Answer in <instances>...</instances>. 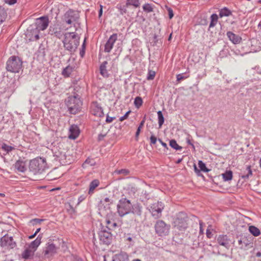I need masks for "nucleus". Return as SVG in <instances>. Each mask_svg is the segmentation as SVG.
Returning a JSON list of instances; mask_svg holds the SVG:
<instances>
[{
    "label": "nucleus",
    "instance_id": "obj_15",
    "mask_svg": "<svg viewBox=\"0 0 261 261\" xmlns=\"http://www.w3.org/2000/svg\"><path fill=\"white\" fill-rule=\"evenodd\" d=\"M1 245L3 247L13 249L16 246V243L14 241L12 237H10L8 234H5L1 239Z\"/></svg>",
    "mask_w": 261,
    "mask_h": 261
},
{
    "label": "nucleus",
    "instance_id": "obj_47",
    "mask_svg": "<svg viewBox=\"0 0 261 261\" xmlns=\"http://www.w3.org/2000/svg\"><path fill=\"white\" fill-rule=\"evenodd\" d=\"M55 36L59 39H61L62 37H64V34L65 33H63L62 31L56 30L54 32Z\"/></svg>",
    "mask_w": 261,
    "mask_h": 261
},
{
    "label": "nucleus",
    "instance_id": "obj_42",
    "mask_svg": "<svg viewBox=\"0 0 261 261\" xmlns=\"http://www.w3.org/2000/svg\"><path fill=\"white\" fill-rule=\"evenodd\" d=\"M169 145L171 146V147L176 150H180L182 149V147L178 145L176 141L174 139L170 141Z\"/></svg>",
    "mask_w": 261,
    "mask_h": 261
},
{
    "label": "nucleus",
    "instance_id": "obj_46",
    "mask_svg": "<svg viewBox=\"0 0 261 261\" xmlns=\"http://www.w3.org/2000/svg\"><path fill=\"white\" fill-rule=\"evenodd\" d=\"M150 145L151 146L152 145H153L154 146V147L156 148L157 146H158V145L156 144V141H157L156 137L155 136H154V135H152L150 137Z\"/></svg>",
    "mask_w": 261,
    "mask_h": 261
},
{
    "label": "nucleus",
    "instance_id": "obj_5",
    "mask_svg": "<svg viewBox=\"0 0 261 261\" xmlns=\"http://www.w3.org/2000/svg\"><path fill=\"white\" fill-rule=\"evenodd\" d=\"M132 208L130 201L126 198H121L117 205V213L121 217L130 213Z\"/></svg>",
    "mask_w": 261,
    "mask_h": 261
},
{
    "label": "nucleus",
    "instance_id": "obj_45",
    "mask_svg": "<svg viewBox=\"0 0 261 261\" xmlns=\"http://www.w3.org/2000/svg\"><path fill=\"white\" fill-rule=\"evenodd\" d=\"M156 74V71L152 70H148V80H152L154 79Z\"/></svg>",
    "mask_w": 261,
    "mask_h": 261
},
{
    "label": "nucleus",
    "instance_id": "obj_41",
    "mask_svg": "<svg viewBox=\"0 0 261 261\" xmlns=\"http://www.w3.org/2000/svg\"><path fill=\"white\" fill-rule=\"evenodd\" d=\"M157 114H158V117L159 126V127L160 128L163 124V123L164 122L165 119H164V116L163 115L162 111H158Z\"/></svg>",
    "mask_w": 261,
    "mask_h": 261
},
{
    "label": "nucleus",
    "instance_id": "obj_11",
    "mask_svg": "<svg viewBox=\"0 0 261 261\" xmlns=\"http://www.w3.org/2000/svg\"><path fill=\"white\" fill-rule=\"evenodd\" d=\"M98 237L100 243L107 245L110 244L113 239V235L111 232L101 227L98 232Z\"/></svg>",
    "mask_w": 261,
    "mask_h": 261
},
{
    "label": "nucleus",
    "instance_id": "obj_44",
    "mask_svg": "<svg viewBox=\"0 0 261 261\" xmlns=\"http://www.w3.org/2000/svg\"><path fill=\"white\" fill-rule=\"evenodd\" d=\"M134 104L136 108H139L142 105V99L140 97H137L135 99Z\"/></svg>",
    "mask_w": 261,
    "mask_h": 261
},
{
    "label": "nucleus",
    "instance_id": "obj_3",
    "mask_svg": "<svg viewBox=\"0 0 261 261\" xmlns=\"http://www.w3.org/2000/svg\"><path fill=\"white\" fill-rule=\"evenodd\" d=\"M66 104L69 113L72 114H76L80 111L82 102L79 95L76 94L73 96H69Z\"/></svg>",
    "mask_w": 261,
    "mask_h": 261
},
{
    "label": "nucleus",
    "instance_id": "obj_50",
    "mask_svg": "<svg viewBox=\"0 0 261 261\" xmlns=\"http://www.w3.org/2000/svg\"><path fill=\"white\" fill-rule=\"evenodd\" d=\"M131 112L130 111H128L123 116H121L120 118H119V120L120 121H123L124 120L126 119L128 116V115L129 114V113Z\"/></svg>",
    "mask_w": 261,
    "mask_h": 261
},
{
    "label": "nucleus",
    "instance_id": "obj_58",
    "mask_svg": "<svg viewBox=\"0 0 261 261\" xmlns=\"http://www.w3.org/2000/svg\"><path fill=\"white\" fill-rule=\"evenodd\" d=\"M145 117H146V115H144V117L143 119V120H142V121L140 122L139 125L138 127H139L140 128H142V127L144 125V124L145 122Z\"/></svg>",
    "mask_w": 261,
    "mask_h": 261
},
{
    "label": "nucleus",
    "instance_id": "obj_36",
    "mask_svg": "<svg viewBox=\"0 0 261 261\" xmlns=\"http://www.w3.org/2000/svg\"><path fill=\"white\" fill-rule=\"evenodd\" d=\"M34 252V251H33V250L30 248L26 249L22 253V257L24 259H29L32 255H33Z\"/></svg>",
    "mask_w": 261,
    "mask_h": 261
},
{
    "label": "nucleus",
    "instance_id": "obj_20",
    "mask_svg": "<svg viewBox=\"0 0 261 261\" xmlns=\"http://www.w3.org/2000/svg\"><path fill=\"white\" fill-rule=\"evenodd\" d=\"M14 167L18 172L23 173L27 170L25 162L21 159L17 160L14 164Z\"/></svg>",
    "mask_w": 261,
    "mask_h": 261
},
{
    "label": "nucleus",
    "instance_id": "obj_14",
    "mask_svg": "<svg viewBox=\"0 0 261 261\" xmlns=\"http://www.w3.org/2000/svg\"><path fill=\"white\" fill-rule=\"evenodd\" d=\"M40 32L35 28V26L31 24L27 29L26 37L30 41H35L39 40Z\"/></svg>",
    "mask_w": 261,
    "mask_h": 261
},
{
    "label": "nucleus",
    "instance_id": "obj_31",
    "mask_svg": "<svg viewBox=\"0 0 261 261\" xmlns=\"http://www.w3.org/2000/svg\"><path fill=\"white\" fill-rule=\"evenodd\" d=\"M252 175V172L251 169V166L248 165L246 167L244 173L241 175V177L244 179H248Z\"/></svg>",
    "mask_w": 261,
    "mask_h": 261
},
{
    "label": "nucleus",
    "instance_id": "obj_18",
    "mask_svg": "<svg viewBox=\"0 0 261 261\" xmlns=\"http://www.w3.org/2000/svg\"><path fill=\"white\" fill-rule=\"evenodd\" d=\"M217 241L220 245L224 246L227 249H228L230 246L229 239L227 235H219L217 239Z\"/></svg>",
    "mask_w": 261,
    "mask_h": 261
},
{
    "label": "nucleus",
    "instance_id": "obj_35",
    "mask_svg": "<svg viewBox=\"0 0 261 261\" xmlns=\"http://www.w3.org/2000/svg\"><path fill=\"white\" fill-rule=\"evenodd\" d=\"M7 17V12L5 9L0 6V24L3 22Z\"/></svg>",
    "mask_w": 261,
    "mask_h": 261
},
{
    "label": "nucleus",
    "instance_id": "obj_43",
    "mask_svg": "<svg viewBox=\"0 0 261 261\" xmlns=\"http://www.w3.org/2000/svg\"><path fill=\"white\" fill-rule=\"evenodd\" d=\"M2 149L5 151L7 153H9L14 149L12 146H9L5 143H3L2 145Z\"/></svg>",
    "mask_w": 261,
    "mask_h": 261
},
{
    "label": "nucleus",
    "instance_id": "obj_61",
    "mask_svg": "<svg viewBox=\"0 0 261 261\" xmlns=\"http://www.w3.org/2000/svg\"><path fill=\"white\" fill-rule=\"evenodd\" d=\"M142 128H140L139 127H138V129L137 130V132L136 133V139L137 140V138L139 136V135L140 134V130H141V129Z\"/></svg>",
    "mask_w": 261,
    "mask_h": 261
},
{
    "label": "nucleus",
    "instance_id": "obj_4",
    "mask_svg": "<svg viewBox=\"0 0 261 261\" xmlns=\"http://www.w3.org/2000/svg\"><path fill=\"white\" fill-rule=\"evenodd\" d=\"M113 203V200L109 197H105L101 199L98 204L99 214L108 217L110 214L112 215L111 206Z\"/></svg>",
    "mask_w": 261,
    "mask_h": 261
},
{
    "label": "nucleus",
    "instance_id": "obj_51",
    "mask_svg": "<svg viewBox=\"0 0 261 261\" xmlns=\"http://www.w3.org/2000/svg\"><path fill=\"white\" fill-rule=\"evenodd\" d=\"M115 119V117H110L108 115H107L106 121L107 123H111Z\"/></svg>",
    "mask_w": 261,
    "mask_h": 261
},
{
    "label": "nucleus",
    "instance_id": "obj_57",
    "mask_svg": "<svg viewBox=\"0 0 261 261\" xmlns=\"http://www.w3.org/2000/svg\"><path fill=\"white\" fill-rule=\"evenodd\" d=\"M256 249H254V253L255 254V256L257 257H259L261 256V252L259 251H257L255 252Z\"/></svg>",
    "mask_w": 261,
    "mask_h": 261
},
{
    "label": "nucleus",
    "instance_id": "obj_48",
    "mask_svg": "<svg viewBox=\"0 0 261 261\" xmlns=\"http://www.w3.org/2000/svg\"><path fill=\"white\" fill-rule=\"evenodd\" d=\"M44 219H40L38 218L33 219L30 220V223H32L33 225L37 224V223H40L41 222L43 221Z\"/></svg>",
    "mask_w": 261,
    "mask_h": 261
},
{
    "label": "nucleus",
    "instance_id": "obj_19",
    "mask_svg": "<svg viewBox=\"0 0 261 261\" xmlns=\"http://www.w3.org/2000/svg\"><path fill=\"white\" fill-rule=\"evenodd\" d=\"M110 215L107 217L106 220V226H103L101 224V227L104 228L106 229H107L109 231L113 230L115 229V228L118 227V225L117 223L113 220H111L109 219Z\"/></svg>",
    "mask_w": 261,
    "mask_h": 261
},
{
    "label": "nucleus",
    "instance_id": "obj_32",
    "mask_svg": "<svg viewBox=\"0 0 261 261\" xmlns=\"http://www.w3.org/2000/svg\"><path fill=\"white\" fill-rule=\"evenodd\" d=\"M248 229L250 233L254 237H258L260 234V230L255 226H250Z\"/></svg>",
    "mask_w": 261,
    "mask_h": 261
},
{
    "label": "nucleus",
    "instance_id": "obj_39",
    "mask_svg": "<svg viewBox=\"0 0 261 261\" xmlns=\"http://www.w3.org/2000/svg\"><path fill=\"white\" fill-rule=\"evenodd\" d=\"M218 16L216 14H213L211 16V22L209 25V28L214 27L218 21Z\"/></svg>",
    "mask_w": 261,
    "mask_h": 261
},
{
    "label": "nucleus",
    "instance_id": "obj_30",
    "mask_svg": "<svg viewBox=\"0 0 261 261\" xmlns=\"http://www.w3.org/2000/svg\"><path fill=\"white\" fill-rule=\"evenodd\" d=\"M99 185V181L98 179L93 180L89 185V194L92 195L94 189L98 186Z\"/></svg>",
    "mask_w": 261,
    "mask_h": 261
},
{
    "label": "nucleus",
    "instance_id": "obj_59",
    "mask_svg": "<svg viewBox=\"0 0 261 261\" xmlns=\"http://www.w3.org/2000/svg\"><path fill=\"white\" fill-rule=\"evenodd\" d=\"M153 6L150 4H148V13L150 12H153Z\"/></svg>",
    "mask_w": 261,
    "mask_h": 261
},
{
    "label": "nucleus",
    "instance_id": "obj_6",
    "mask_svg": "<svg viewBox=\"0 0 261 261\" xmlns=\"http://www.w3.org/2000/svg\"><path fill=\"white\" fill-rule=\"evenodd\" d=\"M151 32L149 34V42L152 46H160L163 43V36L161 34V28L154 27L153 29L150 28Z\"/></svg>",
    "mask_w": 261,
    "mask_h": 261
},
{
    "label": "nucleus",
    "instance_id": "obj_23",
    "mask_svg": "<svg viewBox=\"0 0 261 261\" xmlns=\"http://www.w3.org/2000/svg\"><path fill=\"white\" fill-rule=\"evenodd\" d=\"M198 166L200 168L199 170L197 168L195 164H194V171L198 175H199V174H200V171H203L204 172H208L210 171V169H208L206 167L205 164L202 161H198Z\"/></svg>",
    "mask_w": 261,
    "mask_h": 261
},
{
    "label": "nucleus",
    "instance_id": "obj_17",
    "mask_svg": "<svg viewBox=\"0 0 261 261\" xmlns=\"http://www.w3.org/2000/svg\"><path fill=\"white\" fill-rule=\"evenodd\" d=\"M118 35L116 33L113 34L108 39L105 45L104 51L110 53L113 47L114 44L117 40Z\"/></svg>",
    "mask_w": 261,
    "mask_h": 261
},
{
    "label": "nucleus",
    "instance_id": "obj_56",
    "mask_svg": "<svg viewBox=\"0 0 261 261\" xmlns=\"http://www.w3.org/2000/svg\"><path fill=\"white\" fill-rule=\"evenodd\" d=\"M206 235L207 237L208 238H209V239H211L212 238V233L210 231V230H209V229H207L206 230Z\"/></svg>",
    "mask_w": 261,
    "mask_h": 261
},
{
    "label": "nucleus",
    "instance_id": "obj_49",
    "mask_svg": "<svg viewBox=\"0 0 261 261\" xmlns=\"http://www.w3.org/2000/svg\"><path fill=\"white\" fill-rule=\"evenodd\" d=\"M187 78V76H185L183 73L178 74L176 75V79L178 82H180L181 80H183Z\"/></svg>",
    "mask_w": 261,
    "mask_h": 261
},
{
    "label": "nucleus",
    "instance_id": "obj_54",
    "mask_svg": "<svg viewBox=\"0 0 261 261\" xmlns=\"http://www.w3.org/2000/svg\"><path fill=\"white\" fill-rule=\"evenodd\" d=\"M106 136V134H99L98 136V138H97L98 141H102Z\"/></svg>",
    "mask_w": 261,
    "mask_h": 261
},
{
    "label": "nucleus",
    "instance_id": "obj_63",
    "mask_svg": "<svg viewBox=\"0 0 261 261\" xmlns=\"http://www.w3.org/2000/svg\"><path fill=\"white\" fill-rule=\"evenodd\" d=\"M100 9H99V12H98L99 17H100L102 14V5H100Z\"/></svg>",
    "mask_w": 261,
    "mask_h": 261
},
{
    "label": "nucleus",
    "instance_id": "obj_52",
    "mask_svg": "<svg viewBox=\"0 0 261 261\" xmlns=\"http://www.w3.org/2000/svg\"><path fill=\"white\" fill-rule=\"evenodd\" d=\"M167 11L168 12L169 18L170 19L172 18V17L174 16V14H173L172 9L171 8H168Z\"/></svg>",
    "mask_w": 261,
    "mask_h": 261
},
{
    "label": "nucleus",
    "instance_id": "obj_62",
    "mask_svg": "<svg viewBox=\"0 0 261 261\" xmlns=\"http://www.w3.org/2000/svg\"><path fill=\"white\" fill-rule=\"evenodd\" d=\"M85 53V49H84L82 48V49L80 50V55L82 57H83Z\"/></svg>",
    "mask_w": 261,
    "mask_h": 261
},
{
    "label": "nucleus",
    "instance_id": "obj_13",
    "mask_svg": "<svg viewBox=\"0 0 261 261\" xmlns=\"http://www.w3.org/2000/svg\"><path fill=\"white\" fill-rule=\"evenodd\" d=\"M48 24L49 19L48 17L42 16L37 18L35 23L32 25H34L35 28H36V29L40 32L41 31L45 30L48 26Z\"/></svg>",
    "mask_w": 261,
    "mask_h": 261
},
{
    "label": "nucleus",
    "instance_id": "obj_34",
    "mask_svg": "<svg viewBox=\"0 0 261 261\" xmlns=\"http://www.w3.org/2000/svg\"><path fill=\"white\" fill-rule=\"evenodd\" d=\"M224 181H230L232 178V172L231 170H226L224 173L222 174Z\"/></svg>",
    "mask_w": 261,
    "mask_h": 261
},
{
    "label": "nucleus",
    "instance_id": "obj_33",
    "mask_svg": "<svg viewBox=\"0 0 261 261\" xmlns=\"http://www.w3.org/2000/svg\"><path fill=\"white\" fill-rule=\"evenodd\" d=\"M232 14V12L227 7H224L220 10L219 16L220 17L229 16Z\"/></svg>",
    "mask_w": 261,
    "mask_h": 261
},
{
    "label": "nucleus",
    "instance_id": "obj_38",
    "mask_svg": "<svg viewBox=\"0 0 261 261\" xmlns=\"http://www.w3.org/2000/svg\"><path fill=\"white\" fill-rule=\"evenodd\" d=\"M114 173L115 174H117V175L122 174L123 175L126 176V175H128L129 174L130 171L127 169H119V170H116L114 172Z\"/></svg>",
    "mask_w": 261,
    "mask_h": 261
},
{
    "label": "nucleus",
    "instance_id": "obj_64",
    "mask_svg": "<svg viewBox=\"0 0 261 261\" xmlns=\"http://www.w3.org/2000/svg\"><path fill=\"white\" fill-rule=\"evenodd\" d=\"M84 199H85V197L84 196H81L80 197H79L78 198V203H80L81 202L83 201L84 200Z\"/></svg>",
    "mask_w": 261,
    "mask_h": 261
},
{
    "label": "nucleus",
    "instance_id": "obj_22",
    "mask_svg": "<svg viewBox=\"0 0 261 261\" xmlns=\"http://www.w3.org/2000/svg\"><path fill=\"white\" fill-rule=\"evenodd\" d=\"M69 138L75 139L80 134L79 127L76 125H72L69 128Z\"/></svg>",
    "mask_w": 261,
    "mask_h": 261
},
{
    "label": "nucleus",
    "instance_id": "obj_25",
    "mask_svg": "<svg viewBox=\"0 0 261 261\" xmlns=\"http://www.w3.org/2000/svg\"><path fill=\"white\" fill-rule=\"evenodd\" d=\"M75 66L74 65H68L63 69L62 75L64 77H69L71 73L74 71Z\"/></svg>",
    "mask_w": 261,
    "mask_h": 261
},
{
    "label": "nucleus",
    "instance_id": "obj_16",
    "mask_svg": "<svg viewBox=\"0 0 261 261\" xmlns=\"http://www.w3.org/2000/svg\"><path fill=\"white\" fill-rule=\"evenodd\" d=\"M91 109L92 115L99 117H103L104 116L103 109L97 101L92 102Z\"/></svg>",
    "mask_w": 261,
    "mask_h": 261
},
{
    "label": "nucleus",
    "instance_id": "obj_8",
    "mask_svg": "<svg viewBox=\"0 0 261 261\" xmlns=\"http://www.w3.org/2000/svg\"><path fill=\"white\" fill-rule=\"evenodd\" d=\"M188 217L187 214L183 212H179L173 222V225L179 230H183L188 227Z\"/></svg>",
    "mask_w": 261,
    "mask_h": 261
},
{
    "label": "nucleus",
    "instance_id": "obj_37",
    "mask_svg": "<svg viewBox=\"0 0 261 261\" xmlns=\"http://www.w3.org/2000/svg\"><path fill=\"white\" fill-rule=\"evenodd\" d=\"M140 3L139 0H127L126 2V6H133L135 8H138L140 6Z\"/></svg>",
    "mask_w": 261,
    "mask_h": 261
},
{
    "label": "nucleus",
    "instance_id": "obj_1",
    "mask_svg": "<svg viewBox=\"0 0 261 261\" xmlns=\"http://www.w3.org/2000/svg\"><path fill=\"white\" fill-rule=\"evenodd\" d=\"M80 40V36L76 32H66L62 42L65 50L72 55L76 51Z\"/></svg>",
    "mask_w": 261,
    "mask_h": 261
},
{
    "label": "nucleus",
    "instance_id": "obj_28",
    "mask_svg": "<svg viewBox=\"0 0 261 261\" xmlns=\"http://www.w3.org/2000/svg\"><path fill=\"white\" fill-rule=\"evenodd\" d=\"M142 207L140 204L136 203L132 205V208L130 213L138 216H140L142 214Z\"/></svg>",
    "mask_w": 261,
    "mask_h": 261
},
{
    "label": "nucleus",
    "instance_id": "obj_21",
    "mask_svg": "<svg viewBox=\"0 0 261 261\" xmlns=\"http://www.w3.org/2000/svg\"><path fill=\"white\" fill-rule=\"evenodd\" d=\"M58 248L54 243H48L44 251L45 255H53L57 253Z\"/></svg>",
    "mask_w": 261,
    "mask_h": 261
},
{
    "label": "nucleus",
    "instance_id": "obj_27",
    "mask_svg": "<svg viewBox=\"0 0 261 261\" xmlns=\"http://www.w3.org/2000/svg\"><path fill=\"white\" fill-rule=\"evenodd\" d=\"M238 243L241 249H244L250 244L249 241L245 236H241L240 239L238 240Z\"/></svg>",
    "mask_w": 261,
    "mask_h": 261
},
{
    "label": "nucleus",
    "instance_id": "obj_7",
    "mask_svg": "<svg viewBox=\"0 0 261 261\" xmlns=\"http://www.w3.org/2000/svg\"><path fill=\"white\" fill-rule=\"evenodd\" d=\"M22 64L19 57L11 56L7 62L6 69L11 72L18 73L22 68Z\"/></svg>",
    "mask_w": 261,
    "mask_h": 261
},
{
    "label": "nucleus",
    "instance_id": "obj_29",
    "mask_svg": "<svg viewBox=\"0 0 261 261\" xmlns=\"http://www.w3.org/2000/svg\"><path fill=\"white\" fill-rule=\"evenodd\" d=\"M108 64V62L105 61L103 62L100 67L99 70L100 74L103 77H108L109 73L108 70H107V65Z\"/></svg>",
    "mask_w": 261,
    "mask_h": 261
},
{
    "label": "nucleus",
    "instance_id": "obj_12",
    "mask_svg": "<svg viewBox=\"0 0 261 261\" xmlns=\"http://www.w3.org/2000/svg\"><path fill=\"white\" fill-rule=\"evenodd\" d=\"M164 207V204L162 202H158L152 204L149 210L154 219H159L162 216V212Z\"/></svg>",
    "mask_w": 261,
    "mask_h": 261
},
{
    "label": "nucleus",
    "instance_id": "obj_53",
    "mask_svg": "<svg viewBox=\"0 0 261 261\" xmlns=\"http://www.w3.org/2000/svg\"><path fill=\"white\" fill-rule=\"evenodd\" d=\"M6 3L10 5H14L17 2V0H5Z\"/></svg>",
    "mask_w": 261,
    "mask_h": 261
},
{
    "label": "nucleus",
    "instance_id": "obj_10",
    "mask_svg": "<svg viewBox=\"0 0 261 261\" xmlns=\"http://www.w3.org/2000/svg\"><path fill=\"white\" fill-rule=\"evenodd\" d=\"M80 15L78 11L69 9L65 12L63 16V21L67 24H71L72 23L78 20Z\"/></svg>",
    "mask_w": 261,
    "mask_h": 261
},
{
    "label": "nucleus",
    "instance_id": "obj_2",
    "mask_svg": "<svg viewBox=\"0 0 261 261\" xmlns=\"http://www.w3.org/2000/svg\"><path fill=\"white\" fill-rule=\"evenodd\" d=\"M47 168V163L44 158H37L32 160L29 164V170L34 174H41Z\"/></svg>",
    "mask_w": 261,
    "mask_h": 261
},
{
    "label": "nucleus",
    "instance_id": "obj_40",
    "mask_svg": "<svg viewBox=\"0 0 261 261\" xmlns=\"http://www.w3.org/2000/svg\"><path fill=\"white\" fill-rule=\"evenodd\" d=\"M113 261H128V258L124 254H119L115 256Z\"/></svg>",
    "mask_w": 261,
    "mask_h": 261
},
{
    "label": "nucleus",
    "instance_id": "obj_24",
    "mask_svg": "<svg viewBox=\"0 0 261 261\" xmlns=\"http://www.w3.org/2000/svg\"><path fill=\"white\" fill-rule=\"evenodd\" d=\"M226 35L229 40L231 41L233 44H238L240 43L242 40L241 37L234 34L232 32H227Z\"/></svg>",
    "mask_w": 261,
    "mask_h": 261
},
{
    "label": "nucleus",
    "instance_id": "obj_9",
    "mask_svg": "<svg viewBox=\"0 0 261 261\" xmlns=\"http://www.w3.org/2000/svg\"><path fill=\"white\" fill-rule=\"evenodd\" d=\"M154 228L156 233L159 236L163 237L168 234L170 225L163 220H158L155 224Z\"/></svg>",
    "mask_w": 261,
    "mask_h": 261
},
{
    "label": "nucleus",
    "instance_id": "obj_26",
    "mask_svg": "<svg viewBox=\"0 0 261 261\" xmlns=\"http://www.w3.org/2000/svg\"><path fill=\"white\" fill-rule=\"evenodd\" d=\"M42 237L39 234L37 238L29 245V248L35 251L41 243Z\"/></svg>",
    "mask_w": 261,
    "mask_h": 261
},
{
    "label": "nucleus",
    "instance_id": "obj_55",
    "mask_svg": "<svg viewBox=\"0 0 261 261\" xmlns=\"http://www.w3.org/2000/svg\"><path fill=\"white\" fill-rule=\"evenodd\" d=\"M187 143L189 144V145H190L192 148H193L194 149H195V146L194 145V144H193V143L191 142V140L188 138H187Z\"/></svg>",
    "mask_w": 261,
    "mask_h": 261
},
{
    "label": "nucleus",
    "instance_id": "obj_60",
    "mask_svg": "<svg viewBox=\"0 0 261 261\" xmlns=\"http://www.w3.org/2000/svg\"><path fill=\"white\" fill-rule=\"evenodd\" d=\"M119 9L120 10V11H121V13L122 14L123 13H126V8H125V7H122L121 6H120Z\"/></svg>",
    "mask_w": 261,
    "mask_h": 261
}]
</instances>
